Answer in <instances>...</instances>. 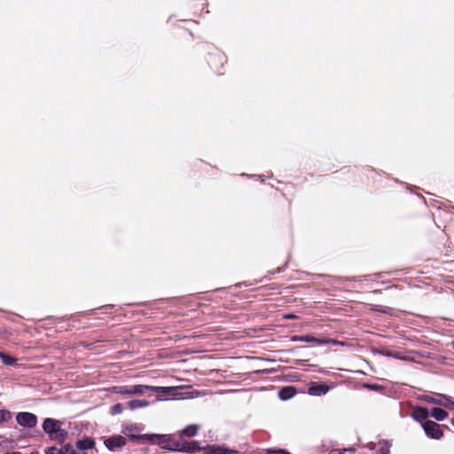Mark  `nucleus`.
Returning <instances> with one entry per match:
<instances>
[{
    "label": "nucleus",
    "instance_id": "nucleus-21",
    "mask_svg": "<svg viewBox=\"0 0 454 454\" xmlns=\"http://www.w3.org/2000/svg\"><path fill=\"white\" fill-rule=\"evenodd\" d=\"M0 359L6 365H13L16 362V359L5 353L0 352Z\"/></svg>",
    "mask_w": 454,
    "mask_h": 454
},
{
    "label": "nucleus",
    "instance_id": "nucleus-13",
    "mask_svg": "<svg viewBox=\"0 0 454 454\" xmlns=\"http://www.w3.org/2000/svg\"><path fill=\"white\" fill-rule=\"evenodd\" d=\"M411 415L414 419L422 422L424 420L426 421V419H427V417L429 415V412L426 408L415 407L412 410Z\"/></svg>",
    "mask_w": 454,
    "mask_h": 454
},
{
    "label": "nucleus",
    "instance_id": "nucleus-6",
    "mask_svg": "<svg viewBox=\"0 0 454 454\" xmlns=\"http://www.w3.org/2000/svg\"><path fill=\"white\" fill-rule=\"evenodd\" d=\"M18 424L21 427H34L37 423V418L35 415L30 412H20L16 416Z\"/></svg>",
    "mask_w": 454,
    "mask_h": 454
},
{
    "label": "nucleus",
    "instance_id": "nucleus-5",
    "mask_svg": "<svg viewBox=\"0 0 454 454\" xmlns=\"http://www.w3.org/2000/svg\"><path fill=\"white\" fill-rule=\"evenodd\" d=\"M146 439H149L153 443H157L162 449L175 450V443L171 442L170 437L168 435L147 434Z\"/></svg>",
    "mask_w": 454,
    "mask_h": 454
},
{
    "label": "nucleus",
    "instance_id": "nucleus-14",
    "mask_svg": "<svg viewBox=\"0 0 454 454\" xmlns=\"http://www.w3.org/2000/svg\"><path fill=\"white\" fill-rule=\"evenodd\" d=\"M150 403L146 400L142 399H132L127 403V407L131 410L135 411L137 409H143L147 406H149Z\"/></svg>",
    "mask_w": 454,
    "mask_h": 454
},
{
    "label": "nucleus",
    "instance_id": "nucleus-3",
    "mask_svg": "<svg viewBox=\"0 0 454 454\" xmlns=\"http://www.w3.org/2000/svg\"><path fill=\"white\" fill-rule=\"evenodd\" d=\"M422 400L430 403L443 406L445 408L454 410V400H452L450 396L434 394V395H425L420 397Z\"/></svg>",
    "mask_w": 454,
    "mask_h": 454
},
{
    "label": "nucleus",
    "instance_id": "nucleus-29",
    "mask_svg": "<svg viewBox=\"0 0 454 454\" xmlns=\"http://www.w3.org/2000/svg\"><path fill=\"white\" fill-rule=\"evenodd\" d=\"M453 348H454V343H453Z\"/></svg>",
    "mask_w": 454,
    "mask_h": 454
},
{
    "label": "nucleus",
    "instance_id": "nucleus-24",
    "mask_svg": "<svg viewBox=\"0 0 454 454\" xmlns=\"http://www.w3.org/2000/svg\"><path fill=\"white\" fill-rule=\"evenodd\" d=\"M11 412L5 410H0V423L5 422L11 419Z\"/></svg>",
    "mask_w": 454,
    "mask_h": 454
},
{
    "label": "nucleus",
    "instance_id": "nucleus-28",
    "mask_svg": "<svg viewBox=\"0 0 454 454\" xmlns=\"http://www.w3.org/2000/svg\"><path fill=\"white\" fill-rule=\"evenodd\" d=\"M451 424H452V426L454 427V418H453V419H452V420H451Z\"/></svg>",
    "mask_w": 454,
    "mask_h": 454
},
{
    "label": "nucleus",
    "instance_id": "nucleus-18",
    "mask_svg": "<svg viewBox=\"0 0 454 454\" xmlns=\"http://www.w3.org/2000/svg\"><path fill=\"white\" fill-rule=\"evenodd\" d=\"M113 392L115 394L122 395H131V386L124 385V386H115L112 388Z\"/></svg>",
    "mask_w": 454,
    "mask_h": 454
},
{
    "label": "nucleus",
    "instance_id": "nucleus-12",
    "mask_svg": "<svg viewBox=\"0 0 454 454\" xmlns=\"http://www.w3.org/2000/svg\"><path fill=\"white\" fill-rule=\"evenodd\" d=\"M94 447V441L90 438L79 440L76 442V452L85 453L84 450L92 449Z\"/></svg>",
    "mask_w": 454,
    "mask_h": 454
},
{
    "label": "nucleus",
    "instance_id": "nucleus-16",
    "mask_svg": "<svg viewBox=\"0 0 454 454\" xmlns=\"http://www.w3.org/2000/svg\"><path fill=\"white\" fill-rule=\"evenodd\" d=\"M296 390L294 387H286L279 390L278 395L282 400H288L294 396Z\"/></svg>",
    "mask_w": 454,
    "mask_h": 454
},
{
    "label": "nucleus",
    "instance_id": "nucleus-10",
    "mask_svg": "<svg viewBox=\"0 0 454 454\" xmlns=\"http://www.w3.org/2000/svg\"><path fill=\"white\" fill-rule=\"evenodd\" d=\"M206 454H239V451L219 445L207 446L205 450Z\"/></svg>",
    "mask_w": 454,
    "mask_h": 454
},
{
    "label": "nucleus",
    "instance_id": "nucleus-19",
    "mask_svg": "<svg viewBox=\"0 0 454 454\" xmlns=\"http://www.w3.org/2000/svg\"><path fill=\"white\" fill-rule=\"evenodd\" d=\"M431 416L438 421H442L448 417V413L441 408H434L431 411Z\"/></svg>",
    "mask_w": 454,
    "mask_h": 454
},
{
    "label": "nucleus",
    "instance_id": "nucleus-8",
    "mask_svg": "<svg viewBox=\"0 0 454 454\" xmlns=\"http://www.w3.org/2000/svg\"><path fill=\"white\" fill-rule=\"evenodd\" d=\"M330 390V387L324 383L310 382L309 384L308 394L313 396L325 395Z\"/></svg>",
    "mask_w": 454,
    "mask_h": 454
},
{
    "label": "nucleus",
    "instance_id": "nucleus-7",
    "mask_svg": "<svg viewBox=\"0 0 454 454\" xmlns=\"http://www.w3.org/2000/svg\"><path fill=\"white\" fill-rule=\"evenodd\" d=\"M105 445L111 451L120 450L126 444V438L122 435H113L104 441Z\"/></svg>",
    "mask_w": 454,
    "mask_h": 454
},
{
    "label": "nucleus",
    "instance_id": "nucleus-20",
    "mask_svg": "<svg viewBox=\"0 0 454 454\" xmlns=\"http://www.w3.org/2000/svg\"><path fill=\"white\" fill-rule=\"evenodd\" d=\"M199 430L198 425H189L184 429H183L180 433L182 436L192 437L194 436Z\"/></svg>",
    "mask_w": 454,
    "mask_h": 454
},
{
    "label": "nucleus",
    "instance_id": "nucleus-17",
    "mask_svg": "<svg viewBox=\"0 0 454 454\" xmlns=\"http://www.w3.org/2000/svg\"><path fill=\"white\" fill-rule=\"evenodd\" d=\"M297 340L300 341H303V342L315 343L317 345L327 344L329 342L328 340H321V339H318V338H316L313 336H309V335L301 336Z\"/></svg>",
    "mask_w": 454,
    "mask_h": 454
},
{
    "label": "nucleus",
    "instance_id": "nucleus-27",
    "mask_svg": "<svg viewBox=\"0 0 454 454\" xmlns=\"http://www.w3.org/2000/svg\"><path fill=\"white\" fill-rule=\"evenodd\" d=\"M286 317H287V318H293V317H294V316H293V315H288V316H286Z\"/></svg>",
    "mask_w": 454,
    "mask_h": 454
},
{
    "label": "nucleus",
    "instance_id": "nucleus-2",
    "mask_svg": "<svg viewBox=\"0 0 454 454\" xmlns=\"http://www.w3.org/2000/svg\"><path fill=\"white\" fill-rule=\"evenodd\" d=\"M153 391L157 392L159 395L156 400L166 401V400H181L188 398L186 394L178 391L177 387H153Z\"/></svg>",
    "mask_w": 454,
    "mask_h": 454
},
{
    "label": "nucleus",
    "instance_id": "nucleus-11",
    "mask_svg": "<svg viewBox=\"0 0 454 454\" xmlns=\"http://www.w3.org/2000/svg\"><path fill=\"white\" fill-rule=\"evenodd\" d=\"M46 454H87V453L76 452L74 446H72L71 444H66L61 449H59L57 447H50L46 450Z\"/></svg>",
    "mask_w": 454,
    "mask_h": 454
},
{
    "label": "nucleus",
    "instance_id": "nucleus-1",
    "mask_svg": "<svg viewBox=\"0 0 454 454\" xmlns=\"http://www.w3.org/2000/svg\"><path fill=\"white\" fill-rule=\"evenodd\" d=\"M43 428L51 440L59 442H63L67 436V432L62 428L61 422L53 419H46Z\"/></svg>",
    "mask_w": 454,
    "mask_h": 454
},
{
    "label": "nucleus",
    "instance_id": "nucleus-26",
    "mask_svg": "<svg viewBox=\"0 0 454 454\" xmlns=\"http://www.w3.org/2000/svg\"><path fill=\"white\" fill-rule=\"evenodd\" d=\"M367 387H369L371 389H379L380 388V387L377 385H367Z\"/></svg>",
    "mask_w": 454,
    "mask_h": 454
},
{
    "label": "nucleus",
    "instance_id": "nucleus-23",
    "mask_svg": "<svg viewBox=\"0 0 454 454\" xmlns=\"http://www.w3.org/2000/svg\"><path fill=\"white\" fill-rule=\"evenodd\" d=\"M329 454H354V450L352 449H334Z\"/></svg>",
    "mask_w": 454,
    "mask_h": 454
},
{
    "label": "nucleus",
    "instance_id": "nucleus-9",
    "mask_svg": "<svg viewBox=\"0 0 454 454\" xmlns=\"http://www.w3.org/2000/svg\"><path fill=\"white\" fill-rule=\"evenodd\" d=\"M140 429L137 424L127 425L122 429V434L131 440L144 439L147 437V434L139 435Z\"/></svg>",
    "mask_w": 454,
    "mask_h": 454
},
{
    "label": "nucleus",
    "instance_id": "nucleus-15",
    "mask_svg": "<svg viewBox=\"0 0 454 454\" xmlns=\"http://www.w3.org/2000/svg\"><path fill=\"white\" fill-rule=\"evenodd\" d=\"M131 395L141 396L144 395L146 390L153 391V387L150 385H130Z\"/></svg>",
    "mask_w": 454,
    "mask_h": 454
},
{
    "label": "nucleus",
    "instance_id": "nucleus-22",
    "mask_svg": "<svg viewBox=\"0 0 454 454\" xmlns=\"http://www.w3.org/2000/svg\"><path fill=\"white\" fill-rule=\"evenodd\" d=\"M123 411V406L121 403H116L111 407L110 413L112 415L121 414Z\"/></svg>",
    "mask_w": 454,
    "mask_h": 454
},
{
    "label": "nucleus",
    "instance_id": "nucleus-4",
    "mask_svg": "<svg viewBox=\"0 0 454 454\" xmlns=\"http://www.w3.org/2000/svg\"><path fill=\"white\" fill-rule=\"evenodd\" d=\"M422 427L426 434L432 439L439 440L443 435L441 425L434 421L426 420L422 422Z\"/></svg>",
    "mask_w": 454,
    "mask_h": 454
},
{
    "label": "nucleus",
    "instance_id": "nucleus-25",
    "mask_svg": "<svg viewBox=\"0 0 454 454\" xmlns=\"http://www.w3.org/2000/svg\"><path fill=\"white\" fill-rule=\"evenodd\" d=\"M389 450V447L386 444L384 448H382V454L387 453Z\"/></svg>",
    "mask_w": 454,
    "mask_h": 454
}]
</instances>
